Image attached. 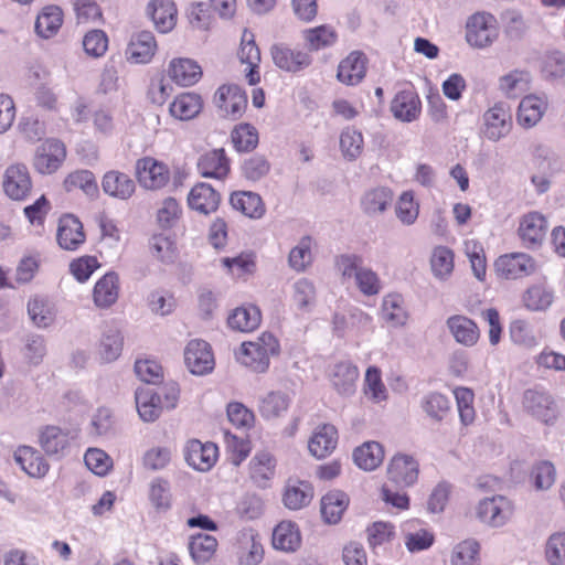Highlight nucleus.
I'll return each instance as SVG.
<instances>
[{"label": "nucleus", "mask_w": 565, "mask_h": 565, "mask_svg": "<svg viewBox=\"0 0 565 565\" xmlns=\"http://www.w3.org/2000/svg\"><path fill=\"white\" fill-rule=\"evenodd\" d=\"M480 545L475 540H465L458 543L451 553V565H479Z\"/></svg>", "instance_id": "5fc2aeb1"}, {"label": "nucleus", "mask_w": 565, "mask_h": 565, "mask_svg": "<svg viewBox=\"0 0 565 565\" xmlns=\"http://www.w3.org/2000/svg\"><path fill=\"white\" fill-rule=\"evenodd\" d=\"M241 64L245 65L244 77L248 85L255 86L260 82V51L255 42L253 32L244 30L237 52Z\"/></svg>", "instance_id": "2eb2a0df"}, {"label": "nucleus", "mask_w": 565, "mask_h": 565, "mask_svg": "<svg viewBox=\"0 0 565 565\" xmlns=\"http://www.w3.org/2000/svg\"><path fill=\"white\" fill-rule=\"evenodd\" d=\"M63 188L67 192L82 190L86 194H94L98 189L94 173L88 170H76L68 173L63 181Z\"/></svg>", "instance_id": "864d4df0"}, {"label": "nucleus", "mask_w": 565, "mask_h": 565, "mask_svg": "<svg viewBox=\"0 0 565 565\" xmlns=\"http://www.w3.org/2000/svg\"><path fill=\"white\" fill-rule=\"evenodd\" d=\"M454 252L446 246H437L434 248L430 257V266L434 275L438 278L448 277L455 266Z\"/></svg>", "instance_id": "13d9d810"}, {"label": "nucleus", "mask_w": 565, "mask_h": 565, "mask_svg": "<svg viewBox=\"0 0 565 565\" xmlns=\"http://www.w3.org/2000/svg\"><path fill=\"white\" fill-rule=\"evenodd\" d=\"M494 269L501 278L519 279L533 274L536 263L529 254L510 253L499 256L494 263Z\"/></svg>", "instance_id": "dca6fc26"}, {"label": "nucleus", "mask_w": 565, "mask_h": 565, "mask_svg": "<svg viewBox=\"0 0 565 565\" xmlns=\"http://www.w3.org/2000/svg\"><path fill=\"white\" fill-rule=\"evenodd\" d=\"M498 36V21L489 12H476L467 22L466 39L477 47L490 45Z\"/></svg>", "instance_id": "9b49d317"}, {"label": "nucleus", "mask_w": 565, "mask_h": 565, "mask_svg": "<svg viewBox=\"0 0 565 565\" xmlns=\"http://www.w3.org/2000/svg\"><path fill=\"white\" fill-rule=\"evenodd\" d=\"M350 499L341 490H332L321 498L320 511L326 523L337 524L348 509Z\"/></svg>", "instance_id": "4c0bfd02"}, {"label": "nucleus", "mask_w": 565, "mask_h": 565, "mask_svg": "<svg viewBox=\"0 0 565 565\" xmlns=\"http://www.w3.org/2000/svg\"><path fill=\"white\" fill-rule=\"evenodd\" d=\"M105 194L121 201L129 200L136 192V183L131 177L119 170H109L102 178Z\"/></svg>", "instance_id": "c85d7f7f"}, {"label": "nucleus", "mask_w": 565, "mask_h": 565, "mask_svg": "<svg viewBox=\"0 0 565 565\" xmlns=\"http://www.w3.org/2000/svg\"><path fill=\"white\" fill-rule=\"evenodd\" d=\"M99 267L100 263L96 256L83 255L70 263L68 270L76 281L84 284Z\"/></svg>", "instance_id": "052dcab7"}, {"label": "nucleus", "mask_w": 565, "mask_h": 565, "mask_svg": "<svg viewBox=\"0 0 565 565\" xmlns=\"http://www.w3.org/2000/svg\"><path fill=\"white\" fill-rule=\"evenodd\" d=\"M66 147L57 139H46L38 148L32 161L39 174H53L66 159Z\"/></svg>", "instance_id": "f8f14e48"}, {"label": "nucleus", "mask_w": 565, "mask_h": 565, "mask_svg": "<svg viewBox=\"0 0 565 565\" xmlns=\"http://www.w3.org/2000/svg\"><path fill=\"white\" fill-rule=\"evenodd\" d=\"M270 54L274 64L286 72L297 73L311 64V57L307 52L291 49L285 44L274 45Z\"/></svg>", "instance_id": "bb28decb"}, {"label": "nucleus", "mask_w": 565, "mask_h": 565, "mask_svg": "<svg viewBox=\"0 0 565 565\" xmlns=\"http://www.w3.org/2000/svg\"><path fill=\"white\" fill-rule=\"evenodd\" d=\"M150 250L152 256L161 263H173L178 257L175 242L167 235H153L150 241Z\"/></svg>", "instance_id": "4d7b16f0"}, {"label": "nucleus", "mask_w": 565, "mask_h": 565, "mask_svg": "<svg viewBox=\"0 0 565 565\" xmlns=\"http://www.w3.org/2000/svg\"><path fill=\"white\" fill-rule=\"evenodd\" d=\"M135 177L142 189L159 191L170 183L171 169L164 161L145 156L135 163Z\"/></svg>", "instance_id": "20e7f679"}, {"label": "nucleus", "mask_w": 565, "mask_h": 565, "mask_svg": "<svg viewBox=\"0 0 565 565\" xmlns=\"http://www.w3.org/2000/svg\"><path fill=\"white\" fill-rule=\"evenodd\" d=\"M14 461L29 477L44 478L50 471V463L34 447L22 445L13 454Z\"/></svg>", "instance_id": "b1692460"}, {"label": "nucleus", "mask_w": 565, "mask_h": 565, "mask_svg": "<svg viewBox=\"0 0 565 565\" xmlns=\"http://www.w3.org/2000/svg\"><path fill=\"white\" fill-rule=\"evenodd\" d=\"M64 21L63 10L55 4L45 6L36 17L35 31L44 39L54 36Z\"/></svg>", "instance_id": "79ce46f5"}, {"label": "nucleus", "mask_w": 565, "mask_h": 565, "mask_svg": "<svg viewBox=\"0 0 565 565\" xmlns=\"http://www.w3.org/2000/svg\"><path fill=\"white\" fill-rule=\"evenodd\" d=\"M184 458L198 471H210L218 459V447L212 441L190 439L184 447Z\"/></svg>", "instance_id": "6ab92c4d"}, {"label": "nucleus", "mask_w": 565, "mask_h": 565, "mask_svg": "<svg viewBox=\"0 0 565 565\" xmlns=\"http://www.w3.org/2000/svg\"><path fill=\"white\" fill-rule=\"evenodd\" d=\"M274 548L282 552H295L301 545V534L298 525L291 521L279 522L271 536Z\"/></svg>", "instance_id": "58836bf2"}, {"label": "nucleus", "mask_w": 565, "mask_h": 565, "mask_svg": "<svg viewBox=\"0 0 565 565\" xmlns=\"http://www.w3.org/2000/svg\"><path fill=\"white\" fill-rule=\"evenodd\" d=\"M556 479L555 467L551 461L541 460L536 462L530 472V481L536 490L550 489Z\"/></svg>", "instance_id": "e2e57ef3"}, {"label": "nucleus", "mask_w": 565, "mask_h": 565, "mask_svg": "<svg viewBox=\"0 0 565 565\" xmlns=\"http://www.w3.org/2000/svg\"><path fill=\"white\" fill-rule=\"evenodd\" d=\"M220 202V193L205 182L195 184L188 194L189 207L204 215L215 212Z\"/></svg>", "instance_id": "c756f323"}, {"label": "nucleus", "mask_w": 565, "mask_h": 565, "mask_svg": "<svg viewBox=\"0 0 565 565\" xmlns=\"http://www.w3.org/2000/svg\"><path fill=\"white\" fill-rule=\"evenodd\" d=\"M188 550L196 565H204L216 556L218 542L211 534L198 533L189 537Z\"/></svg>", "instance_id": "c9c22d12"}, {"label": "nucleus", "mask_w": 565, "mask_h": 565, "mask_svg": "<svg viewBox=\"0 0 565 565\" xmlns=\"http://www.w3.org/2000/svg\"><path fill=\"white\" fill-rule=\"evenodd\" d=\"M513 502L504 495H493L480 500L476 507V516L493 527L503 526L514 515Z\"/></svg>", "instance_id": "1a4fd4ad"}, {"label": "nucleus", "mask_w": 565, "mask_h": 565, "mask_svg": "<svg viewBox=\"0 0 565 565\" xmlns=\"http://www.w3.org/2000/svg\"><path fill=\"white\" fill-rule=\"evenodd\" d=\"M184 362L193 374L210 373L214 369V355L211 345L204 340H191L184 349Z\"/></svg>", "instance_id": "aec40b11"}, {"label": "nucleus", "mask_w": 565, "mask_h": 565, "mask_svg": "<svg viewBox=\"0 0 565 565\" xmlns=\"http://www.w3.org/2000/svg\"><path fill=\"white\" fill-rule=\"evenodd\" d=\"M382 317L394 326L404 324L407 313L403 306V298L398 294H388L382 303Z\"/></svg>", "instance_id": "bf43d9fd"}, {"label": "nucleus", "mask_w": 565, "mask_h": 565, "mask_svg": "<svg viewBox=\"0 0 565 565\" xmlns=\"http://www.w3.org/2000/svg\"><path fill=\"white\" fill-rule=\"evenodd\" d=\"M234 210L250 218H260L266 207L259 194L250 191H236L230 196Z\"/></svg>", "instance_id": "ea45409f"}, {"label": "nucleus", "mask_w": 565, "mask_h": 565, "mask_svg": "<svg viewBox=\"0 0 565 565\" xmlns=\"http://www.w3.org/2000/svg\"><path fill=\"white\" fill-rule=\"evenodd\" d=\"M262 322V312L256 306H242L235 308L227 318V323L233 330L253 332Z\"/></svg>", "instance_id": "37998d69"}, {"label": "nucleus", "mask_w": 565, "mask_h": 565, "mask_svg": "<svg viewBox=\"0 0 565 565\" xmlns=\"http://www.w3.org/2000/svg\"><path fill=\"white\" fill-rule=\"evenodd\" d=\"M280 344L278 339L269 331L262 332L256 340L245 341L236 352V360L244 366L257 373L268 370L270 358L278 355Z\"/></svg>", "instance_id": "f03ea898"}, {"label": "nucleus", "mask_w": 565, "mask_h": 565, "mask_svg": "<svg viewBox=\"0 0 565 565\" xmlns=\"http://www.w3.org/2000/svg\"><path fill=\"white\" fill-rule=\"evenodd\" d=\"M329 377L339 393L349 394L353 391L359 379V370L351 362H339L332 366Z\"/></svg>", "instance_id": "49530a36"}, {"label": "nucleus", "mask_w": 565, "mask_h": 565, "mask_svg": "<svg viewBox=\"0 0 565 565\" xmlns=\"http://www.w3.org/2000/svg\"><path fill=\"white\" fill-rule=\"evenodd\" d=\"M76 435L68 428L45 425L39 429L38 444L49 457L63 458L71 451Z\"/></svg>", "instance_id": "0eeeda50"}, {"label": "nucleus", "mask_w": 565, "mask_h": 565, "mask_svg": "<svg viewBox=\"0 0 565 565\" xmlns=\"http://www.w3.org/2000/svg\"><path fill=\"white\" fill-rule=\"evenodd\" d=\"M385 457L384 447L377 441H365L353 451L354 463L365 470L372 471L379 468Z\"/></svg>", "instance_id": "a19ab883"}, {"label": "nucleus", "mask_w": 565, "mask_h": 565, "mask_svg": "<svg viewBox=\"0 0 565 565\" xmlns=\"http://www.w3.org/2000/svg\"><path fill=\"white\" fill-rule=\"evenodd\" d=\"M222 265L236 278H246L256 270V256L254 253H241L236 257H224Z\"/></svg>", "instance_id": "3c124183"}, {"label": "nucleus", "mask_w": 565, "mask_h": 565, "mask_svg": "<svg viewBox=\"0 0 565 565\" xmlns=\"http://www.w3.org/2000/svg\"><path fill=\"white\" fill-rule=\"evenodd\" d=\"M339 434L331 424L319 425L308 440L309 452L317 459L329 457L337 448Z\"/></svg>", "instance_id": "cd10ccee"}, {"label": "nucleus", "mask_w": 565, "mask_h": 565, "mask_svg": "<svg viewBox=\"0 0 565 565\" xmlns=\"http://www.w3.org/2000/svg\"><path fill=\"white\" fill-rule=\"evenodd\" d=\"M120 281L115 271L103 275L93 288V301L96 307L106 309L116 303L119 297Z\"/></svg>", "instance_id": "7c9ffc66"}, {"label": "nucleus", "mask_w": 565, "mask_h": 565, "mask_svg": "<svg viewBox=\"0 0 565 565\" xmlns=\"http://www.w3.org/2000/svg\"><path fill=\"white\" fill-rule=\"evenodd\" d=\"M393 191L387 186H376L366 191L361 199V207L367 215L385 212L392 204Z\"/></svg>", "instance_id": "a18cd8bd"}, {"label": "nucleus", "mask_w": 565, "mask_h": 565, "mask_svg": "<svg viewBox=\"0 0 565 565\" xmlns=\"http://www.w3.org/2000/svg\"><path fill=\"white\" fill-rule=\"evenodd\" d=\"M422 110L419 96L413 90L398 92L391 103V111L398 120L411 122L416 120Z\"/></svg>", "instance_id": "72a5a7b5"}, {"label": "nucleus", "mask_w": 565, "mask_h": 565, "mask_svg": "<svg viewBox=\"0 0 565 565\" xmlns=\"http://www.w3.org/2000/svg\"><path fill=\"white\" fill-rule=\"evenodd\" d=\"M216 107L224 117L233 120L239 119L247 109V95L235 84H224L215 93Z\"/></svg>", "instance_id": "ddd939ff"}, {"label": "nucleus", "mask_w": 565, "mask_h": 565, "mask_svg": "<svg viewBox=\"0 0 565 565\" xmlns=\"http://www.w3.org/2000/svg\"><path fill=\"white\" fill-rule=\"evenodd\" d=\"M313 497V488L307 481L288 482L284 494V504L290 510H300L308 505Z\"/></svg>", "instance_id": "de8ad7c7"}, {"label": "nucleus", "mask_w": 565, "mask_h": 565, "mask_svg": "<svg viewBox=\"0 0 565 565\" xmlns=\"http://www.w3.org/2000/svg\"><path fill=\"white\" fill-rule=\"evenodd\" d=\"M292 305L299 311H308L316 301V288L311 281L301 278L294 285Z\"/></svg>", "instance_id": "680f3d73"}, {"label": "nucleus", "mask_w": 565, "mask_h": 565, "mask_svg": "<svg viewBox=\"0 0 565 565\" xmlns=\"http://www.w3.org/2000/svg\"><path fill=\"white\" fill-rule=\"evenodd\" d=\"M531 75L526 70H513L499 78V89L507 97H516L530 88Z\"/></svg>", "instance_id": "8fccbe9b"}, {"label": "nucleus", "mask_w": 565, "mask_h": 565, "mask_svg": "<svg viewBox=\"0 0 565 565\" xmlns=\"http://www.w3.org/2000/svg\"><path fill=\"white\" fill-rule=\"evenodd\" d=\"M158 50V43L152 32L140 31L135 33L127 45L126 57L136 64L151 62Z\"/></svg>", "instance_id": "a878e982"}, {"label": "nucleus", "mask_w": 565, "mask_h": 565, "mask_svg": "<svg viewBox=\"0 0 565 565\" xmlns=\"http://www.w3.org/2000/svg\"><path fill=\"white\" fill-rule=\"evenodd\" d=\"M334 265L342 279L354 278L359 290L364 296H375L382 285L379 275L363 266V258L355 254H342L335 257Z\"/></svg>", "instance_id": "7ed1b4c3"}, {"label": "nucleus", "mask_w": 565, "mask_h": 565, "mask_svg": "<svg viewBox=\"0 0 565 565\" xmlns=\"http://www.w3.org/2000/svg\"><path fill=\"white\" fill-rule=\"evenodd\" d=\"M33 179L25 163L9 164L2 175V191L12 201H25L32 193Z\"/></svg>", "instance_id": "423d86ee"}, {"label": "nucleus", "mask_w": 565, "mask_h": 565, "mask_svg": "<svg viewBox=\"0 0 565 565\" xmlns=\"http://www.w3.org/2000/svg\"><path fill=\"white\" fill-rule=\"evenodd\" d=\"M513 127L511 108L504 102L494 103L482 115L481 135L491 141H499L510 134Z\"/></svg>", "instance_id": "39448f33"}, {"label": "nucleus", "mask_w": 565, "mask_h": 565, "mask_svg": "<svg viewBox=\"0 0 565 565\" xmlns=\"http://www.w3.org/2000/svg\"><path fill=\"white\" fill-rule=\"evenodd\" d=\"M203 108L202 96L194 92H183L178 94L169 106L172 117L179 120H190L195 118Z\"/></svg>", "instance_id": "e433bc0d"}, {"label": "nucleus", "mask_w": 565, "mask_h": 565, "mask_svg": "<svg viewBox=\"0 0 565 565\" xmlns=\"http://www.w3.org/2000/svg\"><path fill=\"white\" fill-rule=\"evenodd\" d=\"M522 405L527 413L545 424L553 423L558 415L555 401L546 391L526 390L523 394Z\"/></svg>", "instance_id": "f3484780"}, {"label": "nucleus", "mask_w": 565, "mask_h": 565, "mask_svg": "<svg viewBox=\"0 0 565 565\" xmlns=\"http://www.w3.org/2000/svg\"><path fill=\"white\" fill-rule=\"evenodd\" d=\"M447 328L456 342L465 347H473L480 339V329L475 320L463 316L454 315L446 321Z\"/></svg>", "instance_id": "2f4dec72"}, {"label": "nucleus", "mask_w": 565, "mask_h": 565, "mask_svg": "<svg viewBox=\"0 0 565 565\" xmlns=\"http://www.w3.org/2000/svg\"><path fill=\"white\" fill-rule=\"evenodd\" d=\"M547 228L546 217L537 211H531L520 217L516 233L524 247L536 248L543 244Z\"/></svg>", "instance_id": "4468645a"}, {"label": "nucleus", "mask_w": 565, "mask_h": 565, "mask_svg": "<svg viewBox=\"0 0 565 565\" xmlns=\"http://www.w3.org/2000/svg\"><path fill=\"white\" fill-rule=\"evenodd\" d=\"M338 32L330 24H321L302 31V39L309 51H320L334 45Z\"/></svg>", "instance_id": "c03bdc74"}, {"label": "nucleus", "mask_w": 565, "mask_h": 565, "mask_svg": "<svg viewBox=\"0 0 565 565\" xmlns=\"http://www.w3.org/2000/svg\"><path fill=\"white\" fill-rule=\"evenodd\" d=\"M403 541L409 553L429 550L435 543V533L419 519L405 521L401 526Z\"/></svg>", "instance_id": "a211bd4d"}, {"label": "nucleus", "mask_w": 565, "mask_h": 565, "mask_svg": "<svg viewBox=\"0 0 565 565\" xmlns=\"http://www.w3.org/2000/svg\"><path fill=\"white\" fill-rule=\"evenodd\" d=\"M86 467L95 475L104 477L113 469L110 456L99 448H88L84 455Z\"/></svg>", "instance_id": "338daca9"}, {"label": "nucleus", "mask_w": 565, "mask_h": 565, "mask_svg": "<svg viewBox=\"0 0 565 565\" xmlns=\"http://www.w3.org/2000/svg\"><path fill=\"white\" fill-rule=\"evenodd\" d=\"M55 239L65 252L79 250L87 241L83 222L73 213H63L56 222Z\"/></svg>", "instance_id": "6e6552de"}, {"label": "nucleus", "mask_w": 565, "mask_h": 565, "mask_svg": "<svg viewBox=\"0 0 565 565\" xmlns=\"http://www.w3.org/2000/svg\"><path fill=\"white\" fill-rule=\"evenodd\" d=\"M237 558L239 565H258L264 558V547L257 535L243 534L238 541Z\"/></svg>", "instance_id": "09e8293b"}, {"label": "nucleus", "mask_w": 565, "mask_h": 565, "mask_svg": "<svg viewBox=\"0 0 565 565\" xmlns=\"http://www.w3.org/2000/svg\"><path fill=\"white\" fill-rule=\"evenodd\" d=\"M276 468L277 460L271 452L257 451L248 463V478L254 486L262 489L268 488L276 475Z\"/></svg>", "instance_id": "5701e85b"}, {"label": "nucleus", "mask_w": 565, "mask_h": 565, "mask_svg": "<svg viewBox=\"0 0 565 565\" xmlns=\"http://www.w3.org/2000/svg\"><path fill=\"white\" fill-rule=\"evenodd\" d=\"M369 58L362 51H352L339 62L337 79L347 86L359 85L367 72Z\"/></svg>", "instance_id": "4be33fe9"}, {"label": "nucleus", "mask_w": 565, "mask_h": 565, "mask_svg": "<svg viewBox=\"0 0 565 565\" xmlns=\"http://www.w3.org/2000/svg\"><path fill=\"white\" fill-rule=\"evenodd\" d=\"M420 467L418 459L406 452H396L388 461L387 479L399 488L414 486L419 478Z\"/></svg>", "instance_id": "9d476101"}, {"label": "nucleus", "mask_w": 565, "mask_h": 565, "mask_svg": "<svg viewBox=\"0 0 565 565\" xmlns=\"http://www.w3.org/2000/svg\"><path fill=\"white\" fill-rule=\"evenodd\" d=\"M397 218L406 225L413 224L419 214V203L415 200L413 191H404L395 206Z\"/></svg>", "instance_id": "69168bd1"}, {"label": "nucleus", "mask_w": 565, "mask_h": 565, "mask_svg": "<svg viewBox=\"0 0 565 565\" xmlns=\"http://www.w3.org/2000/svg\"><path fill=\"white\" fill-rule=\"evenodd\" d=\"M196 166L204 178L224 180L231 172V160L223 148L204 152Z\"/></svg>", "instance_id": "393cba45"}, {"label": "nucleus", "mask_w": 565, "mask_h": 565, "mask_svg": "<svg viewBox=\"0 0 565 565\" xmlns=\"http://www.w3.org/2000/svg\"><path fill=\"white\" fill-rule=\"evenodd\" d=\"M179 397V386L173 382L157 388L140 387L135 394L138 414L148 423L157 420L164 409L174 408Z\"/></svg>", "instance_id": "f257e3e1"}, {"label": "nucleus", "mask_w": 565, "mask_h": 565, "mask_svg": "<svg viewBox=\"0 0 565 565\" xmlns=\"http://www.w3.org/2000/svg\"><path fill=\"white\" fill-rule=\"evenodd\" d=\"M231 139L237 151L248 152L258 145V131L250 124L243 122L234 127Z\"/></svg>", "instance_id": "603ef678"}, {"label": "nucleus", "mask_w": 565, "mask_h": 565, "mask_svg": "<svg viewBox=\"0 0 565 565\" xmlns=\"http://www.w3.org/2000/svg\"><path fill=\"white\" fill-rule=\"evenodd\" d=\"M454 395L457 403V408L460 417V422L465 426L471 425L476 419L475 409V393L468 387H456Z\"/></svg>", "instance_id": "6e6d98bb"}, {"label": "nucleus", "mask_w": 565, "mask_h": 565, "mask_svg": "<svg viewBox=\"0 0 565 565\" xmlns=\"http://www.w3.org/2000/svg\"><path fill=\"white\" fill-rule=\"evenodd\" d=\"M289 407L288 397L279 392H270L260 402L259 413L264 418L270 419L281 416Z\"/></svg>", "instance_id": "0e129e2a"}, {"label": "nucleus", "mask_w": 565, "mask_h": 565, "mask_svg": "<svg viewBox=\"0 0 565 565\" xmlns=\"http://www.w3.org/2000/svg\"><path fill=\"white\" fill-rule=\"evenodd\" d=\"M147 10L159 32L167 33L175 26L178 10L173 0H151Z\"/></svg>", "instance_id": "473e14b6"}, {"label": "nucleus", "mask_w": 565, "mask_h": 565, "mask_svg": "<svg viewBox=\"0 0 565 565\" xmlns=\"http://www.w3.org/2000/svg\"><path fill=\"white\" fill-rule=\"evenodd\" d=\"M548 106L547 99L534 94L524 96L518 107L516 119L519 125L530 128L535 126L543 117Z\"/></svg>", "instance_id": "f704fd0d"}, {"label": "nucleus", "mask_w": 565, "mask_h": 565, "mask_svg": "<svg viewBox=\"0 0 565 565\" xmlns=\"http://www.w3.org/2000/svg\"><path fill=\"white\" fill-rule=\"evenodd\" d=\"M544 553L550 565H565V532L553 533L546 541Z\"/></svg>", "instance_id": "774afa93"}, {"label": "nucleus", "mask_w": 565, "mask_h": 565, "mask_svg": "<svg viewBox=\"0 0 565 565\" xmlns=\"http://www.w3.org/2000/svg\"><path fill=\"white\" fill-rule=\"evenodd\" d=\"M169 79L180 87L194 86L203 76L201 65L190 57H173L166 68Z\"/></svg>", "instance_id": "412c9836"}]
</instances>
